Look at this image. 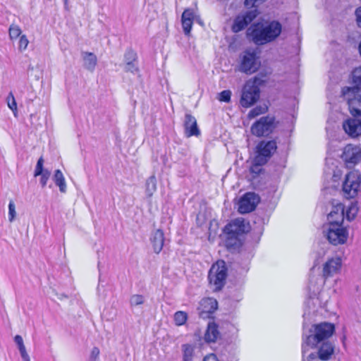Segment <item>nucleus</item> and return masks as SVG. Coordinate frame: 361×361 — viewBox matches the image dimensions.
<instances>
[{
    "label": "nucleus",
    "mask_w": 361,
    "mask_h": 361,
    "mask_svg": "<svg viewBox=\"0 0 361 361\" xmlns=\"http://www.w3.org/2000/svg\"><path fill=\"white\" fill-rule=\"evenodd\" d=\"M310 284H312V283H313V277L312 276H310Z\"/></svg>",
    "instance_id": "obj_49"
},
{
    "label": "nucleus",
    "mask_w": 361,
    "mask_h": 361,
    "mask_svg": "<svg viewBox=\"0 0 361 361\" xmlns=\"http://www.w3.org/2000/svg\"><path fill=\"white\" fill-rule=\"evenodd\" d=\"M20 355H21L23 361H30V357L26 351H25L23 353H20Z\"/></svg>",
    "instance_id": "obj_47"
},
{
    "label": "nucleus",
    "mask_w": 361,
    "mask_h": 361,
    "mask_svg": "<svg viewBox=\"0 0 361 361\" xmlns=\"http://www.w3.org/2000/svg\"><path fill=\"white\" fill-rule=\"evenodd\" d=\"M344 205L339 202H333L332 209L328 215L329 223H343Z\"/></svg>",
    "instance_id": "obj_17"
},
{
    "label": "nucleus",
    "mask_w": 361,
    "mask_h": 361,
    "mask_svg": "<svg viewBox=\"0 0 361 361\" xmlns=\"http://www.w3.org/2000/svg\"><path fill=\"white\" fill-rule=\"evenodd\" d=\"M203 361H219L215 354H209L204 357Z\"/></svg>",
    "instance_id": "obj_45"
},
{
    "label": "nucleus",
    "mask_w": 361,
    "mask_h": 361,
    "mask_svg": "<svg viewBox=\"0 0 361 361\" xmlns=\"http://www.w3.org/2000/svg\"><path fill=\"white\" fill-rule=\"evenodd\" d=\"M248 231V226L242 218H238L227 224L224 229V234L241 235Z\"/></svg>",
    "instance_id": "obj_15"
},
{
    "label": "nucleus",
    "mask_w": 361,
    "mask_h": 361,
    "mask_svg": "<svg viewBox=\"0 0 361 361\" xmlns=\"http://www.w3.org/2000/svg\"><path fill=\"white\" fill-rule=\"evenodd\" d=\"M124 70L126 72H130L133 73H135L138 71V68L135 62L128 61L126 63Z\"/></svg>",
    "instance_id": "obj_38"
},
{
    "label": "nucleus",
    "mask_w": 361,
    "mask_h": 361,
    "mask_svg": "<svg viewBox=\"0 0 361 361\" xmlns=\"http://www.w3.org/2000/svg\"><path fill=\"white\" fill-rule=\"evenodd\" d=\"M137 59L136 53L132 49H128L124 55V59L126 63L128 61L135 62Z\"/></svg>",
    "instance_id": "obj_36"
},
{
    "label": "nucleus",
    "mask_w": 361,
    "mask_h": 361,
    "mask_svg": "<svg viewBox=\"0 0 361 361\" xmlns=\"http://www.w3.org/2000/svg\"><path fill=\"white\" fill-rule=\"evenodd\" d=\"M181 22L184 33L188 35L192 29L193 20L181 18Z\"/></svg>",
    "instance_id": "obj_32"
},
{
    "label": "nucleus",
    "mask_w": 361,
    "mask_h": 361,
    "mask_svg": "<svg viewBox=\"0 0 361 361\" xmlns=\"http://www.w3.org/2000/svg\"><path fill=\"white\" fill-rule=\"evenodd\" d=\"M99 349L97 347H94L90 353V361H96L99 355Z\"/></svg>",
    "instance_id": "obj_43"
},
{
    "label": "nucleus",
    "mask_w": 361,
    "mask_h": 361,
    "mask_svg": "<svg viewBox=\"0 0 361 361\" xmlns=\"http://www.w3.org/2000/svg\"><path fill=\"white\" fill-rule=\"evenodd\" d=\"M227 277V268L224 261H218L209 269L208 279L210 286L215 291H219L224 286Z\"/></svg>",
    "instance_id": "obj_7"
},
{
    "label": "nucleus",
    "mask_w": 361,
    "mask_h": 361,
    "mask_svg": "<svg viewBox=\"0 0 361 361\" xmlns=\"http://www.w3.org/2000/svg\"><path fill=\"white\" fill-rule=\"evenodd\" d=\"M318 355L321 360H328L334 353V346L329 341L320 343Z\"/></svg>",
    "instance_id": "obj_20"
},
{
    "label": "nucleus",
    "mask_w": 361,
    "mask_h": 361,
    "mask_svg": "<svg viewBox=\"0 0 361 361\" xmlns=\"http://www.w3.org/2000/svg\"><path fill=\"white\" fill-rule=\"evenodd\" d=\"M277 149L276 142L275 140H262L256 147V156L254 161L256 166L251 168L253 173H257L259 169L258 166L265 164Z\"/></svg>",
    "instance_id": "obj_4"
},
{
    "label": "nucleus",
    "mask_w": 361,
    "mask_h": 361,
    "mask_svg": "<svg viewBox=\"0 0 361 361\" xmlns=\"http://www.w3.org/2000/svg\"><path fill=\"white\" fill-rule=\"evenodd\" d=\"M353 82L356 86L342 89V96L346 101L350 112L355 116H361V66L352 72Z\"/></svg>",
    "instance_id": "obj_3"
},
{
    "label": "nucleus",
    "mask_w": 361,
    "mask_h": 361,
    "mask_svg": "<svg viewBox=\"0 0 361 361\" xmlns=\"http://www.w3.org/2000/svg\"><path fill=\"white\" fill-rule=\"evenodd\" d=\"M357 212L358 208L357 207V204L352 203L346 211V219H348V221H350L353 219H354V218L357 215Z\"/></svg>",
    "instance_id": "obj_30"
},
{
    "label": "nucleus",
    "mask_w": 361,
    "mask_h": 361,
    "mask_svg": "<svg viewBox=\"0 0 361 361\" xmlns=\"http://www.w3.org/2000/svg\"><path fill=\"white\" fill-rule=\"evenodd\" d=\"M282 25L277 20L257 23L247 30V37L257 45H264L274 41L281 33Z\"/></svg>",
    "instance_id": "obj_1"
},
{
    "label": "nucleus",
    "mask_w": 361,
    "mask_h": 361,
    "mask_svg": "<svg viewBox=\"0 0 361 361\" xmlns=\"http://www.w3.org/2000/svg\"><path fill=\"white\" fill-rule=\"evenodd\" d=\"M343 223H329L324 233L329 242L334 245H343L348 238V231Z\"/></svg>",
    "instance_id": "obj_5"
},
{
    "label": "nucleus",
    "mask_w": 361,
    "mask_h": 361,
    "mask_svg": "<svg viewBox=\"0 0 361 361\" xmlns=\"http://www.w3.org/2000/svg\"><path fill=\"white\" fill-rule=\"evenodd\" d=\"M302 353H303L302 351ZM306 353H307V352L305 354H306ZM305 355L302 354L303 361H318V360L319 359V355H318V353H310L307 355L306 360L305 359Z\"/></svg>",
    "instance_id": "obj_42"
},
{
    "label": "nucleus",
    "mask_w": 361,
    "mask_h": 361,
    "mask_svg": "<svg viewBox=\"0 0 361 361\" xmlns=\"http://www.w3.org/2000/svg\"><path fill=\"white\" fill-rule=\"evenodd\" d=\"M195 14L194 11L191 8L185 9L181 16V18L194 20Z\"/></svg>",
    "instance_id": "obj_41"
},
{
    "label": "nucleus",
    "mask_w": 361,
    "mask_h": 361,
    "mask_svg": "<svg viewBox=\"0 0 361 361\" xmlns=\"http://www.w3.org/2000/svg\"><path fill=\"white\" fill-rule=\"evenodd\" d=\"M144 302L145 299L142 295H133L130 298V304L132 307L140 305L143 304Z\"/></svg>",
    "instance_id": "obj_31"
},
{
    "label": "nucleus",
    "mask_w": 361,
    "mask_h": 361,
    "mask_svg": "<svg viewBox=\"0 0 361 361\" xmlns=\"http://www.w3.org/2000/svg\"><path fill=\"white\" fill-rule=\"evenodd\" d=\"M341 266L342 259L341 257L336 256L328 259L323 264L322 276L319 279L320 285H324L328 278L337 274L340 271Z\"/></svg>",
    "instance_id": "obj_11"
},
{
    "label": "nucleus",
    "mask_w": 361,
    "mask_h": 361,
    "mask_svg": "<svg viewBox=\"0 0 361 361\" xmlns=\"http://www.w3.org/2000/svg\"><path fill=\"white\" fill-rule=\"evenodd\" d=\"M53 179L56 185L59 188L60 192L65 193L66 192V183L61 170L57 169L55 171Z\"/></svg>",
    "instance_id": "obj_23"
},
{
    "label": "nucleus",
    "mask_w": 361,
    "mask_h": 361,
    "mask_svg": "<svg viewBox=\"0 0 361 361\" xmlns=\"http://www.w3.org/2000/svg\"><path fill=\"white\" fill-rule=\"evenodd\" d=\"M18 349H19L20 353L26 351V349H25V347L24 344L23 345H21V346H19Z\"/></svg>",
    "instance_id": "obj_48"
},
{
    "label": "nucleus",
    "mask_w": 361,
    "mask_h": 361,
    "mask_svg": "<svg viewBox=\"0 0 361 361\" xmlns=\"http://www.w3.org/2000/svg\"><path fill=\"white\" fill-rule=\"evenodd\" d=\"M343 128L350 137H356L361 135V120L349 118L343 123Z\"/></svg>",
    "instance_id": "obj_16"
},
{
    "label": "nucleus",
    "mask_w": 361,
    "mask_h": 361,
    "mask_svg": "<svg viewBox=\"0 0 361 361\" xmlns=\"http://www.w3.org/2000/svg\"><path fill=\"white\" fill-rule=\"evenodd\" d=\"M341 158L348 167H352L361 160V149L357 145H348L343 148Z\"/></svg>",
    "instance_id": "obj_14"
},
{
    "label": "nucleus",
    "mask_w": 361,
    "mask_h": 361,
    "mask_svg": "<svg viewBox=\"0 0 361 361\" xmlns=\"http://www.w3.org/2000/svg\"><path fill=\"white\" fill-rule=\"evenodd\" d=\"M16 205L13 200H10L8 204V221L13 222L16 217Z\"/></svg>",
    "instance_id": "obj_33"
},
{
    "label": "nucleus",
    "mask_w": 361,
    "mask_h": 361,
    "mask_svg": "<svg viewBox=\"0 0 361 361\" xmlns=\"http://www.w3.org/2000/svg\"><path fill=\"white\" fill-rule=\"evenodd\" d=\"M6 102L8 108L13 112L14 115L16 116L17 103L11 92L8 94L6 98Z\"/></svg>",
    "instance_id": "obj_28"
},
{
    "label": "nucleus",
    "mask_w": 361,
    "mask_h": 361,
    "mask_svg": "<svg viewBox=\"0 0 361 361\" xmlns=\"http://www.w3.org/2000/svg\"><path fill=\"white\" fill-rule=\"evenodd\" d=\"M263 80L258 77H255L253 80H249L245 85L240 99V104L243 107H250L259 98V86Z\"/></svg>",
    "instance_id": "obj_6"
},
{
    "label": "nucleus",
    "mask_w": 361,
    "mask_h": 361,
    "mask_svg": "<svg viewBox=\"0 0 361 361\" xmlns=\"http://www.w3.org/2000/svg\"><path fill=\"white\" fill-rule=\"evenodd\" d=\"M258 15L259 11L256 8L250 11L240 13L234 19L232 25L233 32L237 33L244 30L257 17Z\"/></svg>",
    "instance_id": "obj_12"
},
{
    "label": "nucleus",
    "mask_w": 361,
    "mask_h": 361,
    "mask_svg": "<svg viewBox=\"0 0 361 361\" xmlns=\"http://www.w3.org/2000/svg\"><path fill=\"white\" fill-rule=\"evenodd\" d=\"M276 128L275 118L273 116H263L252 124L251 133L257 137L268 135Z\"/></svg>",
    "instance_id": "obj_10"
},
{
    "label": "nucleus",
    "mask_w": 361,
    "mask_h": 361,
    "mask_svg": "<svg viewBox=\"0 0 361 361\" xmlns=\"http://www.w3.org/2000/svg\"><path fill=\"white\" fill-rule=\"evenodd\" d=\"M50 172L46 169L42 174L39 175L41 176L40 183L42 187H44L47 185V181L50 177Z\"/></svg>",
    "instance_id": "obj_40"
},
{
    "label": "nucleus",
    "mask_w": 361,
    "mask_h": 361,
    "mask_svg": "<svg viewBox=\"0 0 361 361\" xmlns=\"http://www.w3.org/2000/svg\"><path fill=\"white\" fill-rule=\"evenodd\" d=\"M231 92L230 90H224L219 95V100L224 102H229L231 100Z\"/></svg>",
    "instance_id": "obj_37"
},
{
    "label": "nucleus",
    "mask_w": 361,
    "mask_h": 361,
    "mask_svg": "<svg viewBox=\"0 0 361 361\" xmlns=\"http://www.w3.org/2000/svg\"><path fill=\"white\" fill-rule=\"evenodd\" d=\"M225 235V243L228 247H235L240 245L239 235L224 234Z\"/></svg>",
    "instance_id": "obj_25"
},
{
    "label": "nucleus",
    "mask_w": 361,
    "mask_h": 361,
    "mask_svg": "<svg viewBox=\"0 0 361 361\" xmlns=\"http://www.w3.org/2000/svg\"><path fill=\"white\" fill-rule=\"evenodd\" d=\"M240 59L239 71L242 73L252 74L260 66V62L254 50H245L242 53Z\"/></svg>",
    "instance_id": "obj_8"
},
{
    "label": "nucleus",
    "mask_w": 361,
    "mask_h": 361,
    "mask_svg": "<svg viewBox=\"0 0 361 361\" xmlns=\"http://www.w3.org/2000/svg\"><path fill=\"white\" fill-rule=\"evenodd\" d=\"M183 361H191L193 357L194 349L193 347L189 344L183 345Z\"/></svg>",
    "instance_id": "obj_27"
},
{
    "label": "nucleus",
    "mask_w": 361,
    "mask_h": 361,
    "mask_svg": "<svg viewBox=\"0 0 361 361\" xmlns=\"http://www.w3.org/2000/svg\"><path fill=\"white\" fill-rule=\"evenodd\" d=\"M219 336L217 325L214 323H209L204 334V340L207 343L215 342Z\"/></svg>",
    "instance_id": "obj_22"
},
{
    "label": "nucleus",
    "mask_w": 361,
    "mask_h": 361,
    "mask_svg": "<svg viewBox=\"0 0 361 361\" xmlns=\"http://www.w3.org/2000/svg\"><path fill=\"white\" fill-rule=\"evenodd\" d=\"M151 241L152 243L154 251L156 253H159L163 248L164 243L163 231L160 229L155 231L151 237Z\"/></svg>",
    "instance_id": "obj_19"
},
{
    "label": "nucleus",
    "mask_w": 361,
    "mask_h": 361,
    "mask_svg": "<svg viewBox=\"0 0 361 361\" xmlns=\"http://www.w3.org/2000/svg\"><path fill=\"white\" fill-rule=\"evenodd\" d=\"M334 326L330 323L322 322L312 325L308 332L304 331L302 335L303 355L310 348H313L320 343L326 342L334 332Z\"/></svg>",
    "instance_id": "obj_2"
},
{
    "label": "nucleus",
    "mask_w": 361,
    "mask_h": 361,
    "mask_svg": "<svg viewBox=\"0 0 361 361\" xmlns=\"http://www.w3.org/2000/svg\"><path fill=\"white\" fill-rule=\"evenodd\" d=\"M14 341L18 345V347L21 346V345H23L24 344L23 338L20 335H16L14 337Z\"/></svg>",
    "instance_id": "obj_46"
},
{
    "label": "nucleus",
    "mask_w": 361,
    "mask_h": 361,
    "mask_svg": "<svg viewBox=\"0 0 361 361\" xmlns=\"http://www.w3.org/2000/svg\"><path fill=\"white\" fill-rule=\"evenodd\" d=\"M185 134L187 137L197 136L200 135V130L197 128V121L190 114H186L184 120Z\"/></svg>",
    "instance_id": "obj_18"
},
{
    "label": "nucleus",
    "mask_w": 361,
    "mask_h": 361,
    "mask_svg": "<svg viewBox=\"0 0 361 361\" xmlns=\"http://www.w3.org/2000/svg\"><path fill=\"white\" fill-rule=\"evenodd\" d=\"M29 41L25 35H21L19 40L18 49L20 51H24L27 49Z\"/></svg>",
    "instance_id": "obj_39"
},
{
    "label": "nucleus",
    "mask_w": 361,
    "mask_h": 361,
    "mask_svg": "<svg viewBox=\"0 0 361 361\" xmlns=\"http://www.w3.org/2000/svg\"><path fill=\"white\" fill-rule=\"evenodd\" d=\"M355 16L357 25L360 27H361V6L356 9Z\"/></svg>",
    "instance_id": "obj_44"
},
{
    "label": "nucleus",
    "mask_w": 361,
    "mask_h": 361,
    "mask_svg": "<svg viewBox=\"0 0 361 361\" xmlns=\"http://www.w3.org/2000/svg\"><path fill=\"white\" fill-rule=\"evenodd\" d=\"M145 192L148 197H151L157 190V179L155 176H151L146 181Z\"/></svg>",
    "instance_id": "obj_24"
},
{
    "label": "nucleus",
    "mask_w": 361,
    "mask_h": 361,
    "mask_svg": "<svg viewBox=\"0 0 361 361\" xmlns=\"http://www.w3.org/2000/svg\"><path fill=\"white\" fill-rule=\"evenodd\" d=\"M361 177L357 171H350L345 175L342 189L347 198H353L360 190Z\"/></svg>",
    "instance_id": "obj_9"
},
{
    "label": "nucleus",
    "mask_w": 361,
    "mask_h": 361,
    "mask_svg": "<svg viewBox=\"0 0 361 361\" xmlns=\"http://www.w3.org/2000/svg\"><path fill=\"white\" fill-rule=\"evenodd\" d=\"M259 202V197L255 192L245 193L238 202V212L247 214L252 212Z\"/></svg>",
    "instance_id": "obj_13"
},
{
    "label": "nucleus",
    "mask_w": 361,
    "mask_h": 361,
    "mask_svg": "<svg viewBox=\"0 0 361 361\" xmlns=\"http://www.w3.org/2000/svg\"><path fill=\"white\" fill-rule=\"evenodd\" d=\"M21 34V30L19 26L11 25L9 28V36L11 39L18 38Z\"/></svg>",
    "instance_id": "obj_34"
},
{
    "label": "nucleus",
    "mask_w": 361,
    "mask_h": 361,
    "mask_svg": "<svg viewBox=\"0 0 361 361\" xmlns=\"http://www.w3.org/2000/svg\"><path fill=\"white\" fill-rule=\"evenodd\" d=\"M84 67L88 71L92 72L97 63L96 55L92 52L82 53Z\"/></svg>",
    "instance_id": "obj_21"
},
{
    "label": "nucleus",
    "mask_w": 361,
    "mask_h": 361,
    "mask_svg": "<svg viewBox=\"0 0 361 361\" xmlns=\"http://www.w3.org/2000/svg\"><path fill=\"white\" fill-rule=\"evenodd\" d=\"M187 320V314L183 311H178L174 314V321L176 325L180 326L185 323Z\"/></svg>",
    "instance_id": "obj_29"
},
{
    "label": "nucleus",
    "mask_w": 361,
    "mask_h": 361,
    "mask_svg": "<svg viewBox=\"0 0 361 361\" xmlns=\"http://www.w3.org/2000/svg\"><path fill=\"white\" fill-rule=\"evenodd\" d=\"M268 110V107L267 105H259L253 108L250 111L248 114V118L250 119H252L261 114H265Z\"/></svg>",
    "instance_id": "obj_26"
},
{
    "label": "nucleus",
    "mask_w": 361,
    "mask_h": 361,
    "mask_svg": "<svg viewBox=\"0 0 361 361\" xmlns=\"http://www.w3.org/2000/svg\"><path fill=\"white\" fill-rule=\"evenodd\" d=\"M43 164H44V159L42 157H41L38 159L36 166H35V173H34V176L35 177L39 176L40 174H42L44 172V171L46 170V169H43Z\"/></svg>",
    "instance_id": "obj_35"
}]
</instances>
